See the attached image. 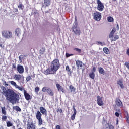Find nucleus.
<instances>
[{
	"label": "nucleus",
	"instance_id": "0e129e2a",
	"mask_svg": "<svg viewBox=\"0 0 129 129\" xmlns=\"http://www.w3.org/2000/svg\"><path fill=\"white\" fill-rule=\"evenodd\" d=\"M0 92H1V90H0Z\"/></svg>",
	"mask_w": 129,
	"mask_h": 129
},
{
	"label": "nucleus",
	"instance_id": "052dcab7",
	"mask_svg": "<svg viewBox=\"0 0 129 129\" xmlns=\"http://www.w3.org/2000/svg\"><path fill=\"white\" fill-rule=\"evenodd\" d=\"M4 83L6 84V83H7V82H6V81H5Z\"/></svg>",
	"mask_w": 129,
	"mask_h": 129
},
{
	"label": "nucleus",
	"instance_id": "3c124183",
	"mask_svg": "<svg viewBox=\"0 0 129 129\" xmlns=\"http://www.w3.org/2000/svg\"><path fill=\"white\" fill-rule=\"evenodd\" d=\"M14 11L16 12H19V10H18V9L15 8L14 9Z\"/></svg>",
	"mask_w": 129,
	"mask_h": 129
},
{
	"label": "nucleus",
	"instance_id": "ea45409f",
	"mask_svg": "<svg viewBox=\"0 0 129 129\" xmlns=\"http://www.w3.org/2000/svg\"><path fill=\"white\" fill-rule=\"evenodd\" d=\"M126 120L127 121V123H129V115H128V112H127V116L126 117Z\"/></svg>",
	"mask_w": 129,
	"mask_h": 129
},
{
	"label": "nucleus",
	"instance_id": "2f4dec72",
	"mask_svg": "<svg viewBox=\"0 0 129 129\" xmlns=\"http://www.w3.org/2000/svg\"><path fill=\"white\" fill-rule=\"evenodd\" d=\"M16 88H17V89H19V90H20V91H23V90H25V89H24V87H20L19 86V85H17Z\"/></svg>",
	"mask_w": 129,
	"mask_h": 129
},
{
	"label": "nucleus",
	"instance_id": "bb28decb",
	"mask_svg": "<svg viewBox=\"0 0 129 129\" xmlns=\"http://www.w3.org/2000/svg\"><path fill=\"white\" fill-rule=\"evenodd\" d=\"M76 109L75 108H74V113L71 116L72 120H74V119H75V115H76Z\"/></svg>",
	"mask_w": 129,
	"mask_h": 129
},
{
	"label": "nucleus",
	"instance_id": "f8f14e48",
	"mask_svg": "<svg viewBox=\"0 0 129 129\" xmlns=\"http://www.w3.org/2000/svg\"><path fill=\"white\" fill-rule=\"evenodd\" d=\"M24 95L25 99L27 101L31 100V99H32V97H31V95L29 93L27 92L26 90H24Z\"/></svg>",
	"mask_w": 129,
	"mask_h": 129
},
{
	"label": "nucleus",
	"instance_id": "5701e85b",
	"mask_svg": "<svg viewBox=\"0 0 129 129\" xmlns=\"http://www.w3.org/2000/svg\"><path fill=\"white\" fill-rule=\"evenodd\" d=\"M103 51L105 54H106V55H109L110 54V51H109V49H108V48L107 47H104L103 49Z\"/></svg>",
	"mask_w": 129,
	"mask_h": 129
},
{
	"label": "nucleus",
	"instance_id": "603ef678",
	"mask_svg": "<svg viewBox=\"0 0 129 129\" xmlns=\"http://www.w3.org/2000/svg\"><path fill=\"white\" fill-rule=\"evenodd\" d=\"M118 118H117V119H116V125H117L118 124Z\"/></svg>",
	"mask_w": 129,
	"mask_h": 129
},
{
	"label": "nucleus",
	"instance_id": "f257e3e1",
	"mask_svg": "<svg viewBox=\"0 0 129 129\" xmlns=\"http://www.w3.org/2000/svg\"><path fill=\"white\" fill-rule=\"evenodd\" d=\"M3 93L6 97V99L11 103H19L20 95L16 93L12 89L6 90V87H2Z\"/></svg>",
	"mask_w": 129,
	"mask_h": 129
},
{
	"label": "nucleus",
	"instance_id": "4be33fe9",
	"mask_svg": "<svg viewBox=\"0 0 129 129\" xmlns=\"http://www.w3.org/2000/svg\"><path fill=\"white\" fill-rule=\"evenodd\" d=\"M69 89L71 90V92H73V93H75V91H76V88L72 85L69 86Z\"/></svg>",
	"mask_w": 129,
	"mask_h": 129
},
{
	"label": "nucleus",
	"instance_id": "7ed1b4c3",
	"mask_svg": "<svg viewBox=\"0 0 129 129\" xmlns=\"http://www.w3.org/2000/svg\"><path fill=\"white\" fill-rule=\"evenodd\" d=\"M40 111H37L36 114V118L38 120V124L39 126H41L43 124V119H42V114H44L45 116H47V110L44 107H40Z\"/></svg>",
	"mask_w": 129,
	"mask_h": 129
},
{
	"label": "nucleus",
	"instance_id": "4468645a",
	"mask_svg": "<svg viewBox=\"0 0 129 129\" xmlns=\"http://www.w3.org/2000/svg\"><path fill=\"white\" fill-rule=\"evenodd\" d=\"M51 5V0H44V3L42 5V8L46 9V7H49Z\"/></svg>",
	"mask_w": 129,
	"mask_h": 129
},
{
	"label": "nucleus",
	"instance_id": "37998d69",
	"mask_svg": "<svg viewBox=\"0 0 129 129\" xmlns=\"http://www.w3.org/2000/svg\"><path fill=\"white\" fill-rule=\"evenodd\" d=\"M97 45H100L101 46H104V44H103L102 42H100V41H97Z\"/></svg>",
	"mask_w": 129,
	"mask_h": 129
},
{
	"label": "nucleus",
	"instance_id": "13d9d810",
	"mask_svg": "<svg viewBox=\"0 0 129 129\" xmlns=\"http://www.w3.org/2000/svg\"><path fill=\"white\" fill-rule=\"evenodd\" d=\"M13 129H16V127H15V126H13L12 127Z\"/></svg>",
	"mask_w": 129,
	"mask_h": 129
},
{
	"label": "nucleus",
	"instance_id": "9b49d317",
	"mask_svg": "<svg viewBox=\"0 0 129 129\" xmlns=\"http://www.w3.org/2000/svg\"><path fill=\"white\" fill-rule=\"evenodd\" d=\"M17 70L20 74H23L24 72H25V70L24 69V67L23 66H21L20 64H18L17 66Z\"/></svg>",
	"mask_w": 129,
	"mask_h": 129
},
{
	"label": "nucleus",
	"instance_id": "6ab92c4d",
	"mask_svg": "<svg viewBox=\"0 0 129 129\" xmlns=\"http://www.w3.org/2000/svg\"><path fill=\"white\" fill-rule=\"evenodd\" d=\"M117 84L119 85L120 87L123 89L124 88V85H123V81L122 80H119L117 81Z\"/></svg>",
	"mask_w": 129,
	"mask_h": 129
},
{
	"label": "nucleus",
	"instance_id": "aec40b11",
	"mask_svg": "<svg viewBox=\"0 0 129 129\" xmlns=\"http://www.w3.org/2000/svg\"><path fill=\"white\" fill-rule=\"evenodd\" d=\"M116 32V29H115V28H113L109 35V38H112V37H113V35H114V33H115Z\"/></svg>",
	"mask_w": 129,
	"mask_h": 129
},
{
	"label": "nucleus",
	"instance_id": "a211bd4d",
	"mask_svg": "<svg viewBox=\"0 0 129 129\" xmlns=\"http://www.w3.org/2000/svg\"><path fill=\"white\" fill-rule=\"evenodd\" d=\"M56 87L57 88L58 91H61V92H63L64 93L65 92V90H64V88L61 85L59 84H56Z\"/></svg>",
	"mask_w": 129,
	"mask_h": 129
},
{
	"label": "nucleus",
	"instance_id": "c756f323",
	"mask_svg": "<svg viewBox=\"0 0 129 129\" xmlns=\"http://www.w3.org/2000/svg\"><path fill=\"white\" fill-rule=\"evenodd\" d=\"M18 8H19V9H21V10H24L25 6H24V5H23V4H22V3H21L18 6Z\"/></svg>",
	"mask_w": 129,
	"mask_h": 129
},
{
	"label": "nucleus",
	"instance_id": "dca6fc26",
	"mask_svg": "<svg viewBox=\"0 0 129 129\" xmlns=\"http://www.w3.org/2000/svg\"><path fill=\"white\" fill-rule=\"evenodd\" d=\"M27 129H36V125L33 123H28L27 125Z\"/></svg>",
	"mask_w": 129,
	"mask_h": 129
},
{
	"label": "nucleus",
	"instance_id": "c85d7f7f",
	"mask_svg": "<svg viewBox=\"0 0 129 129\" xmlns=\"http://www.w3.org/2000/svg\"><path fill=\"white\" fill-rule=\"evenodd\" d=\"M89 77L90 78H91V79H94L95 77V74L94 72H92L89 74Z\"/></svg>",
	"mask_w": 129,
	"mask_h": 129
},
{
	"label": "nucleus",
	"instance_id": "39448f33",
	"mask_svg": "<svg viewBox=\"0 0 129 129\" xmlns=\"http://www.w3.org/2000/svg\"><path fill=\"white\" fill-rule=\"evenodd\" d=\"M42 92H47L50 96H54V90L49 87H44L42 89Z\"/></svg>",
	"mask_w": 129,
	"mask_h": 129
},
{
	"label": "nucleus",
	"instance_id": "2eb2a0df",
	"mask_svg": "<svg viewBox=\"0 0 129 129\" xmlns=\"http://www.w3.org/2000/svg\"><path fill=\"white\" fill-rule=\"evenodd\" d=\"M97 104L99 106H102L103 105V100H102V98L100 96H98L97 97Z\"/></svg>",
	"mask_w": 129,
	"mask_h": 129
},
{
	"label": "nucleus",
	"instance_id": "a18cd8bd",
	"mask_svg": "<svg viewBox=\"0 0 129 129\" xmlns=\"http://www.w3.org/2000/svg\"><path fill=\"white\" fill-rule=\"evenodd\" d=\"M2 120H4V121H6V120L7 119V116H2Z\"/></svg>",
	"mask_w": 129,
	"mask_h": 129
},
{
	"label": "nucleus",
	"instance_id": "09e8293b",
	"mask_svg": "<svg viewBox=\"0 0 129 129\" xmlns=\"http://www.w3.org/2000/svg\"><path fill=\"white\" fill-rule=\"evenodd\" d=\"M125 66L127 67V68H128V69H129V62H125Z\"/></svg>",
	"mask_w": 129,
	"mask_h": 129
},
{
	"label": "nucleus",
	"instance_id": "473e14b6",
	"mask_svg": "<svg viewBox=\"0 0 129 129\" xmlns=\"http://www.w3.org/2000/svg\"><path fill=\"white\" fill-rule=\"evenodd\" d=\"M32 75L31 76H28L26 77V82H29V81H30V80H31L32 79Z\"/></svg>",
	"mask_w": 129,
	"mask_h": 129
},
{
	"label": "nucleus",
	"instance_id": "4c0bfd02",
	"mask_svg": "<svg viewBox=\"0 0 129 129\" xmlns=\"http://www.w3.org/2000/svg\"><path fill=\"white\" fill-rule=\"evenodd\" d=\"M2 113L3 114H4V115H6L7 113H6V110L5 109V108H2Z\"/></svg>",
	"mask_w": 129,
	"mask_h": 129
},
{
	"label": "nucleus",
	"instance_id": "b1692460",
	"mask_svg": "<svg viewBox=\"0 0 129 129\" xmlns=\"http://www.w3.org/2000/svg\"><path fill=\"white\" fill-rule=\"evenodd\" d=\"M110 39L111 42H113V41H116V40H118L119 39V36L118 35H116L115 36H113Z\"/></svg>",
	"mask_w": 129,
	"mask_h": 129
},
{
	"label": "nucleus",
	"instance_id": "49530a36",
	"mask_svg": "<svg viewBox=\"0 0 129 129\" xmlns=\"http://www.w3.org/2000/svg\"><path fill=\"white\" fill-rule=\"evenodd\" d=\"M96 71V68L95 67H94L93 68V69L92 70V72H95Z\"/></svg>",
	"mask_w": 129,
	"mask_h": 129
},
{
	"label": "nucleus",
	"instance_id": "de8ad7c7",
	"mask_svg": "<svg viewBox=\"0 0 129 129\" xmlns=\"http://www.w3.org/2000/svg\"><path fill=\"white\" fill-rule=\"evenodd\" d=\"M55 129H61V126L60 125H56Z\"/></svg>",
	"mask_w": 129,
	"mask_h": 129
},
{
	"label": "nucleus",
	"instance_id": "a878e982",
	"mask_svg": "<svg viewBox=\"0 0 129 129\" xmlns=\"http://www.w3.org/2000/svg\"><path fill=\"white\" fill-rule=\"evenodd\" d=\"M46 52V48L42 47L41 49L39 50V53L40 55H43V54H45V52Z\"/></svg>",
	"mask_w": 129,
	"mask_h": 129
},
{
	"label": "nucleus",
	"instance_id": "393cba45",
	"mask_svg": "<svg viewBox=\"0 0 129 129\" xmlns=\"http://www.w3.org/2000/svg\"><path fill=\"white\" fill-rule=\"evenodd\" d=\"M98 71L100 74H103V75H104V73H105V71H104V69L101 67L98 68Z\"/></svg>",
	"mask_w": 129,
	"mask_h": 129
},
{
	"label": "nucleus",
	"instance_id": "864d4df0",
	"mask_svg": "<svg viewBox=\"0 0 129 129\" xmlns=\"http://www.w3.org/2000/svg\"><path fill=\"white\" fill-rule=\"evenodd\" d=\"M22 57V55H20V56H19V59L20 60H22V57Z\"/></svg>",
	"mask_w": 129,
	"mask_h": 129
},
{
	"label": "nucleus",
	"instance_id": "7c9ffc66",
	"mask_svg": "<svg viewBox=\"0 0 129 129\" xmlns=\"http://www.w3.org/2000/svg\"><path fill=\"white\" fill-rule=\"evenodd\" d=\"M7 127H10L11 126H13V123L11 122V121H8L7 122Z\"/></svg>",
	"mask_w": 129,
	"mask_h": 129
},
{
	"label": "nucleus",
	"instance_id": "f3484780",
	"mask_svg": "<svg viewBox=\"0 0 129 129\" xmlns=\"http://www.w3.org/2000/svg\"><path fill=\"white\" fill-rule=\"evenodd\" d=\"M21 33H22V30H21V28H17L15 30V36L19 37V36L21 35Z\"/></svg>",
	"mask_w": 129,
	"mask_h": 129
},
{
	"label": "nucleus",
	"instance_id": "5fc2aeb1",
	"mask_svg": "<svg viewBox=\"0 0 129 129\" xmlns=\"http://www.w3.org/2000/svg\"><path fill=\"white\" fill-rule=\"evenodd\" d=\"M116 28L118 29H119V26L118 25V24H117Z\"/></svg>",
	"mask_w": 129,
	"mask_h": 129
},
{
	"label": "nucleus",
	"instance_id": "c03bdc74",
	"mask_svg": "<svg viewBox=\"0 0 129 129\" xmlns=\"http://www.w3.org/2000/svg\"><path fill=\"white\" fill-rule=\"evenodd\" d=\"M66 56L67 57H70V56H73V54L66 53Z\"/></svg>",
	"mask_w": 129,
	"mask_h": 129
},
{
	"label": "nucleus",
	"instance_id": "f03ea898",
	"mask_svg": "<svg viewBox=\"0 0 129 129\" xmlns=\"http://www.w3.org/2000/svg\"><path fill=\"white\" fill-rule=\"evenodd\" d=\"M59 68H60V62L58 59H55L52 61L50 67L44 72V74L46 75L55 74Z\"/></svg>",
	"mask_w": 129,
	"mask_h": 129
},
{
	"label": "nucleus",
	"instance_id": "e433bc0d",
	"mask_svg": "<svg viewBox=\"0 0 129 129\" xmlns=\"http://www.w3.org/2000/svg\"><path fill=\"white\" fill-rule=\"evenodd\" d=\"M108 125L109 129H115L114 126L111 124L109 125V123H107Z\"/></svg>",
	"mask_w": 129,
	"mask_h": 129
},
{
	"label": "nucleus",
	"instance_id": "79ce46f5",
	"mask_svg": "<svg viewBox=\"0 0 129 129\" xmlns=\"http://www.w3.org/2000/svg\"><path fill=\"white\" fill-rule=\"evenodd\" d=\"M56 112H59L60 113H62L63 112V110H62V109H57L56 110Z\"/></svg>",
	"mask_w": 129,
	"mask_h": 129
},
{
	"label": "nucleus",
	"instance_id": "6e6552de",
	"mask_svg": "<svg viewBox=\"0 0 129 129\" xmlns=\"http://www.w3.org/2000/svg\"><path fill=\"white\" fill-rule=\"evenodd\" d=\"M93 19L95 20V21H100L101 20V13L96 11L95 13L93 14Z\"/></svg>",
	"mask_w": 129,
	"mask_h": 129
},
{
	"label": "nucleus",
	"instance_id": "412c9836",
	"mask_svg": "<svg viewBox=\"0 0 129 129\" xmlns=\"http://www.w3.org/2000/svg\"><path fill=\"white\" fill-rule=\"evenodd\" d=\"M66 70L68 73L69 76H71V69L69 67V66H67L66 67Z\"/></svg>",
	"mask_w": 129,
	"mask_h": 129
},
{
	"label": "nucleus",
	"instance_id": "58836bf2",
	"mask_svg": "<svg viewBox=\"0 0 129 129\" xmlns=\"http://www.w3.org/2000/svg\"><path fill=\"white\" fill-rule=\"evenodd\" d=\"M39 90H40V88L39 87H37L35 88V92H36V93H38Z\"/></svg>",
	"mask_w": 129,
	"mask_h": 129
},
{
	"label": "nucleus",
	"instance_id": "680f3d73",
	"mask_svg": "<svg viewBox=\"0 0 129 129\" xmlns=\"http://www.w3.org/2000/svg\"><path fill=\"white\" fill-rule=\"evenodd\" d=\"M45 13H49V12H48V11H46Z\"/></svg>",
	"mask_w": 129,
	"mask_h": 129
},
{
	"label": "nucleus",
	"instance_id": "0eeeda50",
	"mask_svg": "<svg viewBox=\"0 0 129 129\" xmlns=\"http://www.w3.org/2000/svg\"><path fill=\"white\" fill-rule=\"evenodd\" d=\"M14 79L17 81H21V83L25 82V77L20 74H15L14 76Z\"/></svg>",
	"mask_w": 129,
	"mask_h": 129
},
{
	"label": "nucleus",
	"instance_id": "6e6d98bb",
	"mask_svg": "<svg viewBox=\"0 0 129 129\" xmlns=\"http://www.w3.org/2000/svg\"><path fill=\"white\" fill-rule=\"evenodd\" d=\"M0 47L1 48H4V46H3V44L0 43Z\"/></svg>",
	"mask_w": 129,
	"mask_h": 129
},
{
	"label": "nucleus",
	"instance_id": "8fccbe9b",
	"mask_svg": "<svg viewBox=\"0 0 129 129\" xmlns=\"http://www.w3.org/2000/svg\"><path fill=\"white\" fill-rule=\"evenodd\" d=\"M115 115L117 116V117H119V113L117 112L115 113Z\"/></svg>",
	"mask_w": 129,
	"mask_h": 129
},
{
	"label": "nucleus",
	"instance_id": "cd10ccee",
	"mask_svg": "<svg viewBox=\"0 0 129 129\" xmlns=\"http://www.w3.org/2000/svg\"><path fill=\"white\" fill-rule=\"evenodd\" d=\"M9 83H10V84H11V85L15 86V88H16L18 86V85L17 84V83L14 81H9Z\"/></svg>",
	"mask_w": 129,
	"mask_h": 129
},
{
	"label": "nucleus",
	"instance_id": "20e7f679",
	"mask_svg": "<svg viewBox=\"0 0 129 129\" xmlns=\"http://www.w3.org/2000/svg\"><path fill=\"white\" fill-rule=\"evenodd\" d=\"M78 26V24L77 23V18H75V22L73 26V31L76 35H80V33L81 31H80V29L77 27Z\"/></svg>",
	"mask_w": 129,
	"mask_h": 129
},
{
	"label": "nucleus",
	"instance_id": "72a5a7b5",
	"mask_svg": "<svg viewBox=\"0 0 129 129\" xmlns=\"http://www.w3.org/2000/svg\"><path fill=\"white\" fill-rule=\"evenodd\" d=\"M74 51H76V52H77V53H81L82 51L81 49H79V48H75L74 49Z\"/></svg>",
	"mask_w": 129,
	"mask_h": 129
},
{
	"label": "nucleus",
	"instance_id": "ddd939ff",
	"mask_svg": "<svg viewBox=\"0 0 129 129\" xmlns=\"http://www.w3.org/2000/svg\"><path fill=\"white\" fill-rule=\"evenodd\" d=\"M76 64L78 69H82V67H83V62L82 61L77 60L76 61Z\"/></svg>",
	"mask_w": 129,
	"mask_h": 129
},
{
	"label": "nucleus",
	"instance_id": "c9c22d12",
	"mask_svg": "<svg viewBox=\"0 0 129 129\" xmlns=\"http://www.w3.org/2000/svg\"><path fill=\"white\" fill-rule=\"evenodd\" d=\"M15 109L16 111H21V108H19V106H15Z\"/></svg>",
	"mask_w": 129,
	"mask_h": 129
},
{
	"label": "nucleus",
	"instance_id": "bf43d9fd",
	"mask_svg": "<svg viewBox=\"0 0 129 129\" xmlns=\"http://www.w3.org/2000/svg\"><path fill=\"white\" fill-rule=\"evenodd\" d=\"M25 70L26 71H28V68H26Z\"/></svg>",
	"mask_w": 129,
	"mask_h": 129
},
{
	"label": "nucleus",
	"instance_id": "1a4fd4ad",
	"mask_svg": "<svg viewBox=\"0 0 129 129\" xmlns=\"http://www.w3.org/2000/svg\"><path fill=\"white\" fill-rule=\"evenodd\" d=\"M97 4L98 5L97 7V10L100 12H102L104 9V5H103V3H102L100 0H97Z\"/></svg>",
	"mask_w": 129,
	"mask_h": 129
},
{
	"label": "nucleus",
	"instance_id": "e2e57ef3",
	"mask_svg": "<svg viewBox=\"0 0 129 129\" xmlns=\"http://www.w3.org/2000/svg\"><path fill=\"white\" fill-rule=\"evenodd\" d=\"M114 2H115V1H116V0H113Z\"/></svg>",
	"mask_w": 129,
	"mask_h": 129
},
{
	"label": "nucleus",
	"instance_id": "423d86ee",
	"mask_svg": "<svg viewBox=\"0 0 129 129\" xmlns=\"http://www.w3.org/2000/svg\"><path fill=\"white\" fill-rule=\"evenodd\" d=\"M2 35L5 39H11L13 37V33L9 30H3Z\"/></svg>",
	"mask_w": 129,
	"mask_h": 129
},
{
	"label": "nucleus",
	"instance_id": "4d7b16f0",
	"mask_svg": "<svg viewBox=\"0 0 129 129\" xmlns=\"http://www.w3.org/2000/svg\"><path fill=\"white\" fill-rule=\"evenodd\" d=\"M5 85H6V86H9V84H8V83H6L5 84Z\"/></svg>",
	"mask_w": 129,
	"mask_h": 129
},
{
	"label": "nucleus",
	"instance_id": "f704fd0d",
	"mask_svg": "<svg viewBox=\"0 0 129 129\" xmlns=\"http://www.w3.org/2000/svg\"><path fill=\"white\" fill-rule=\"evenodd\" d=\"M108 22H110V23H111V22L113 21V18L111 16L108 17Z\"/></svg>",
	"mask_w": 129,
	"mask_h": 129
},
{
	"label": "nucleus",
	"instance_id": "9d476101",
	"mask_svg": "<svg viewBox=\"0 0 129 129\" xmlns=\"http://www.w3.org/2000/svg\"><path fill=\"white\" fill-rule=\"evenodd\" d=\"M115 105L117 107H120V108H122L123 107V104L119 98H116L115 100Z\"/></svg>",
	"mask_w": 129,
	"mask_h": 129
},
{
	"label": "nucleus",
	"instance_id": "a19ab883",
	"mask_svg": "<svg viewBox=\"0 0 129 129\" xmlns=\"http://www.w3.org/2000/svg\"><path fill=\"white\" fill-rule=\"evenodd\" d=\"M12 69H17V66L16 64V63L12 64Z\"/></svg>",
	"mask_w": 129,
	"mask_h": 129
}]
</instances>
